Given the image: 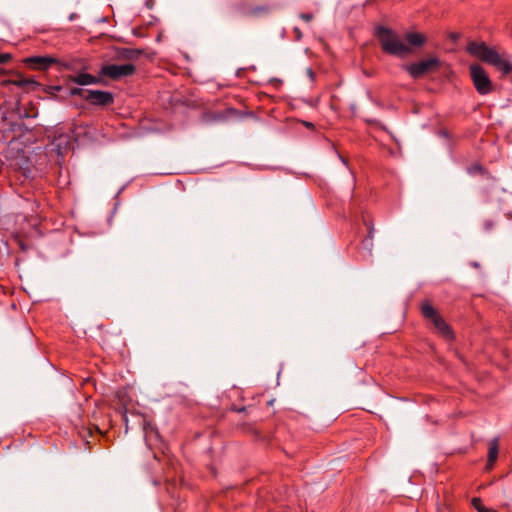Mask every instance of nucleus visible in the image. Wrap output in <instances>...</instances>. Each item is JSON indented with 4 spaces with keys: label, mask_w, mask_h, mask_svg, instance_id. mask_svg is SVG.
Returning <instances> with one entry per match:
<instances>
[{
    "label": "nucleus",
    "mask_w": 512,
    "mask_h": 512,
    "mask_svg": "<svg viewBox=\"0 0 512 512\" xmlns=\"http://www.w3.org/2000/svg\"><path fill=\"white\" fill-rule=\"evenodd\" d=\"M88 89H82V88H72L70 91V94L73 96H80L84 100H86V93H88Z\"/></svg>",
    "instance_id": "nucleus-17"
},
{
    "label": "nucleus",
    "mask_w": 512,
    "mask_h": 512,
    "mask_svg": "<svg viewBox=\"0 0 512 512\" xmlns=\"http://www.w3.org/2000/svg\"><path fill=\"white\" fill-rule=\"evenodd\" d=\"M472 505L478 512H497L492 508H487L480 498H473Z\"/></svg>",
    "instance_id": "nucleus-16"
},
{
    "label": "nucleus",
    "mask_w": 512,
    "mask_h": 512,
    "mask_svg": "<svg viewBox=\"0 0 512 512\" xmlns=\"http://www.w3.org/2000/svg\"><path fill=\"white\" fill-rule=\"evenodd\" d=\"M303 20H305L306 22H309L313 19V15L312 14H306V13H303L301 14L300 16Z\"/></svg>",
    "instance_id": "nucleus-21"
},
{
    "label": "nucleus",
    "mask_w": 512,
    "mask_h": 512,
    "mask_svg": "<svg viewBox=\"0 0 512 512\" xmlns=\"http://www.w3.org/2000/svg\"><path fill=\"white\" fill-rule=\"evenodd\" d=\"M9 180L11 185H25L31 180V169L29 159L22 157L13 164V168L9 173Z\"/></svg>",
    "instance_id": "nucleus-5"
},
{
    "label": "nucleus",
    "mask_w": 512,
    "mask_h": 512,
    "mask_svg": "<svg viewBox=\"0 0 512 512\" xmlns=\"http://www.w3.org/2000/svg\"><path fill=\"white\" fill-rule=\"evenodd\" d=\"M11 58L12 56L9 53H0V64L8 62Z\"/></svg>",
    "instance_id": "nucleus-18"
},
{
    "label": "nucleus",
    "mask_w": 512,
    "mask_h": 512,
    "mask_svg": "<svg viewBox=\"0 0 512 512\" xmlns=\"http://www.w3.org/2000/svg\"><path fill=\"white\" fill-rule=\"evenodd\" d=\"M483 225L486 231H490L491 229H493L495 224L492 220H486Z\"/></svg>",
    "instance_id": "nucleus-19"
},
{
    "label": "nucleus",
    "mask_w": 512,
    "mask_h": 512,
    "mask_svg": "<svg viewBox=\"0 0 512 512\" xmlns=\"http://www.w3.org/2000/svg\"><path fill=\"white\" fill-rule=\"evenodd\" d=\"M25 116H26V117H35V116H36V113H29V112H26V113H25Z\"/></svg>",
    "instance_id": "nucleus-23"
},
{
    "label": "nucleus",
    "mask_w": 512,
    "mask_h": 512,
    "mask_svg": "<svg viewBox=\"0 0 512 512\" xmlns=\"http://www.w3.org/2000/svg\"><path fill=\"white\" fill-rule=\"evenodd\" d=\"M498 451V440L495 438L489 443L488 459L486 464L487 469H491L493 467L498 457Z\"/></svg>",
    "instance_id": "nucleus-12"
},
{
    "label": "nucleus",
    "mask_w": 512,
    "mask_h": 512,
    "mask_svg": "<svg viewBox=\"0 0 512 512\" xmlns=\"http://www.w3.org/2000/svg\"><path fill=\"white\" fill-rule=\"evenodd\" d=\"M70 80L78 85L98 84L100 82L98 77L88 73H79L75 76L70 77Z\"/></svg>",
    "instance_id": "nucleus-11"
},
{
    "label": "nucleus",
    "mask_w": 512,
    "mask_h": 512,
    "mask_svg": "<svg viewBox=\"0 0 512 512\" xmlns=\"http://www.w3.org/2000/svg\"><path fill=\"white\" fill-rule=\"evenodd\" d=\"M376 34L384 52L398 57L406 56L412 52V49L393 30L381 26L377 28Z\"/></svg>",
    "instance_id": "nucleus-2"
},
{
    "label": "nucleus",
    "mask_w": 512,
    "mask_h": 512,
    "mask_svg": "<svg viewBox=\"0 0 512 512\" xmlns=\"http://www.w3.org/2000/svg\"><path fill=\"white\" fill-rule=\"evenodd\" d=\"M405 40L407 42L406 45H408L410 48L411 47H422L426 41H427V38L424 34L420 33V32H407L405 34Z\"/></svg>",
    "instance_id": "nucleus-10"
},
{
    "label": "nucleus",
    "mask_w": 512,
    "mask_h": 512,
    "mask_svg": "<svg viewBox=\"0 0 512 512\" xmlns=\"http://www.w3.org/2000/svg\"><path fill=\"white\" fill-rule=\"evenodd\" d=\"M364 223L367 230V236L362 240L361 243L364 249L370 251L372 248L374 228L370 221L364 220Z\"/></svg>",
    "instance_id": "nucleus-14"
},
{
    "label": "nucleus",
    "mask_w": 512,
    "mask_h": 512,
    "mask_svg": "<svg viewBox=\"0 0 512 512\" xmlns=\"http://www.w3.org/2000/svg\"><path fill=\"white\" fill-rule=\"evenodd\" d=\"M143 430L145 432L146 439H150L152 436L158 437V432L150 421L143 419Z\"/></svg>",
    "instance_id": "nucleus-15"
},
{
    "label": "nucleus",
    "mask_w": 512,
    "mask_h": 512,
    "mask_svg": "<svg viewBox=\"0 0 512 512\" xmlns=\"http://www.w3.org/2000/svg\"><path fill=\"white\" fill-rule=\"evenodd\" d=\"M86 101L95 106H108L113 103L112 93L101 90H89L86 93Z\"/></svg>",
    "instance_id": "nucleus-8"
},
{
    "label": "nucleus",
    "mask_w": 512,
    "mask_h": 512,
    "mask_svg": "<svg viewBox=\"0 0 512 512\" xmlns=\"http://www.w3.org/2000/svg\"><path fill=\"white\" fill-rule=\"evenodd\" d=\"M306 74H307V76L309 77V79H310L311 81H314V80H315V73H314V71H313L311 68H308V69L306 70Z\"/></svg>",
    "instance_id": "nucleus-20"
},
{
    "label": "nucleus",
    "mask_w": 512,
    "mask_h": 512,
    "mask_svg": "<svg viewBox=\"0 0 512 512\" xmlns=\"http://www.w3.org/2000/svg\"><path fill=\"white\" fill-rule=\"evenodd\" d=\"M421 312L424 318L433 324L435 331L440 336L448 340L453 338V333L450 326L428 301L421 304Z\"/></svg>",
    "instance_id": "nucleus-3"
},
{
    "label": "nucleus",
    "mask_w": 512,
    "mask_h": 512,
    "mask_svg": "<svg viewBox=\"0 0 512 512\" xmlns=\"http://www.w3.org/2000/svg\"><path fill=\"white\" fill-rule=\"evenodd\" d=\"M450 37H451V39L456 40V39H458L459 34H458V33H452V34L450 35Z\"/></svg>",
    "instance_id": "nucleus-22"
},
{
    "label": "nucleus",
    "mask_w": 512,
    "mask_h": 512,
    "mask_svg": "<svg viewBox=\"0 0 512 512\" xmlns=\"http://www.w3.org/2000/svg\"><path fill=\"white\" fill-rule=\"evenodd\" d=\"M466 51L479 60L496 67L503 74H509L512 71V64L502 59L494 48L487 46L484 42L471 41L467 44Z\"/></svg>",
    "instance_id": "nucleus-1"
},
{
    "label": "nucleus",
    "mask_w": 512,
    "mask_h": 512,
    "mask_svg": "<svg viewBox=\"0 0 512 512\" xmlns=\"http://www.w3.org/2000/svg\"><path fill=\"white\" fill-rule=\"evenodd\" d=\"M25 63L35 70H47L57 63V59L51 56H33L25 59Z\"/></svg>",
    "instance_id": "nucleus-9"
},
{
    "label": "nucleus",
    "mask_w": 512,
    "mask_h": 512,
    "mask_svg": "<svg viewBox=\"0 0 512 512\" xmlns=\"http://www.w3.org/2000/svg\"><path fill=\"white\" fill-rule=\"evenodd\" d=\"M440 66V60L437 57H430L419 62L411 63L406 66V71L411 77L418 79L423 75L435 71Z\"/></svg>",
    "instance_id": "nucleus-6"
},
{
    "label": "nucleus",
    "mask_w": 512,
    "mask_h": 512,
    "mask_svg": "<svg viewBox=\"0 0 512 512\" xmlns=\"http://www.w3.org/2000/svg\"><path fill=\"white\" fill-rule=\"evenodd\" d=\"M469 72L474 87L480 95H487L493 91L492 81L483 67L478 64H472L469 67Z\"/></svg>",
    "instance_id": "nucleus-4"
},
{
    "label": "nucleus",
    "mask_w": 512,
    "mask_h": 512,
    "mask_svg": "<svg viewBox=\"0 0 512 512\" xmlns=\"http://www.w3.org/2000/svg\"><path fill=\"white\" fill-rule=\"evenodd\" d=\"M135 66L131 63L117 65V64H109L105 65L100 70V75L106 76L113 80L120 79L122 77L131 76L135 73Z\"/></svg>",
    "instance_id": "nucleus-7"
},
{
    "label": "nucleus",
    "mask_w": 512,
    "mask_h": 512,
    "mask_svg": "<svg viewBox=\"0 0 512 512\" xmlns=\"http://www.w3.org/2000/svg\"><path fill=\"white\" fill-rule=\"evenodd\" d=\"M4 84H12L19 87L33 86L37 85L34 80L24 78L22 75H16L13 78L3 81Z\"/></svg>",
    "instance_id": "nucleus-13"
}]
</instances>
